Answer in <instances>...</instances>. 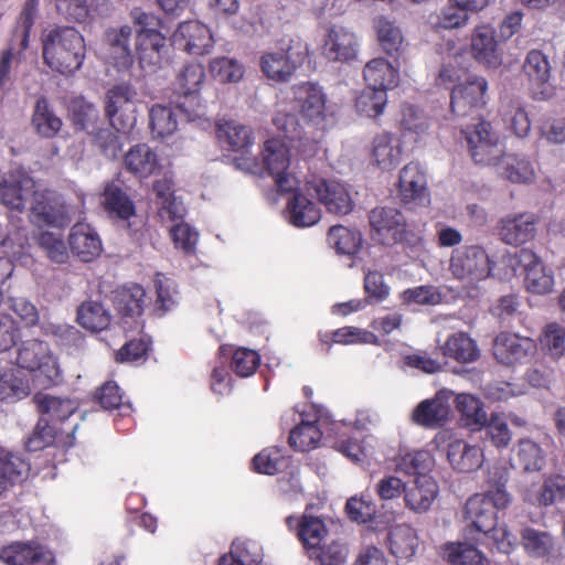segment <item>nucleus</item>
Listing matches in <instances>:
<instances>
[{
    "mask_svg": "<svg viewBox=\"0 0 565 565\" xmlns=\"http://www.w3.org/2000/svg\"><path fill=\"white\" fill-rule=\"evenodd\" d=\"M509 472L502 466H494L488 472L486 493L470 497L463 508L466 536L475 543L509 554L514 536L502 525H497L495 510L508 508L511 495L505 490Z\"/></svg>",
    "mask_w": 565,
    "mask_h": 565,
    "instance_id": "f257e3e1",
    "label": "nucleus"
},
{
    "mask_svg": "<svg viewBox=\"0 0 565 565\" xmlns=\"http://www.w3.org/2000/svg\"><path fill=\"white\" fill-rule=\"evenodd\" d=\"M289 145L282 139L271 138L265 141L262 149V162L255 157H236L237 169L252 174L266 173L271 177L279 192H289L299 185L297 178L289 171Z\"/></svg>",
    "mask_w": 565,
    "mask_h": 565,
    "instance_id": "f03ea898",
    "label": "nucleus"
},
{
    "mask_svg": "<svg viewBox=\"0 0 565 565\" xmlns=\"http://www.w3.org/2000/svg\"><path fill=\"white\" fill-rule=\"evenodd\" d=\"M437 81L444 86L454 84L450 107L457 117L475 118L479 109L487 104L488 83L481 76L446 65L441 68Z\"/></svg>",
    "mask_w": 565,
    "mask_h": 565,
    "instance_id": "7ed1b4c3",
    "label": "nucleus"
},
{
    "mask_svg": "<svg viewBox=\"0 0 565 565\" xmlns=\"http://www.w3.org/2000/svg\"><path fill=\"white\" fill-rule=\"evenodd\" d=\"M86 53L84 36L72 26L51 30L43 39L45 64L61 74H72L81 68Z\"/></svg>",
    "mask_w": 565,
    "mask_h": 565,
    "instance_id": "20e7f679",
    "label": "nucleus"
},
{
    "mask_svg": "<svg viewBox=\"0 0 565 565\" xmlns=\"http://www.w3.org/2000/svg\"><path fill=\"white\" fill-rule=\"evenodd\" d=\"M493 264L483 246L462 245L451 252L448 271L473 297L479 291L480 282L491 276Z\"/></svg>",
    "mask_w": 565,
    "mask_h": 565,
    "instance_id": "39448f33",
    "label": "nucleus"
},
{
    "mask_svg": "<svg viewBox=\"0 0 565 565\" xmlns=\"http://www.w3.org/2000/svg\"><path fill=\"white\" fill-rule=\"evenodd\" d=\"M130 14L138 26L135 35V56L145 72L152 73L161 65L166 47V38L159 31L160 19L138 8Z\"/></svg>",
    "mask_w": 565,
    "mask_h": 565,
    "instance_id": "423d86ee",
    "label": "nucleus"
},
{
    "mask_svg": "<svg viewBox=\"0 0 565 565\" xmlns=\"http://www.w3.org/2000/svg\"><path fill=\"white\" fill-rule=\"evenodd\" d=\"M15 363L20 369L33 373L38 386L49 387L60 381L61 370L57 360L49 344L43 341H22L17 349Z\"/></svg>",
    "mask_w": 565,
    "mask_h": 565,
    "instance_id": "0eeeda50",
    "label": "nucleus"
},
{
    "mask_svg": "<svg viewBox=\"0 0 565 565\" xmlns=\"http://www.w3.org/2000/svg\"><path fill=\"white\" fill-rule=\"evenodd\" d=\"M36 8V0H28L25 2L12 31L8 47L0 56V88L6 87L11 82L13 70L23 60V52L29 45L30 30L35 21Z\"/></svg>",
    "mask_w": 565,
    "mask_h": 565,
    "instance_id": "6e6552de",
    "label": "nucleus"
},
{
    "mask_svg": "<svg viewBox=\"0 0 565 565\" xmlns=\"http://www.w3.org/2000/svg\"><path fill=\"white\" fill-rule=\"evenodd\" d=\"M205 81V70L201 63L185 64L178 73L174 86L183 96V102L178 104V109L190 122L206 121V107L201 103L199 92Z\"/></svg>",
    "mask_w": 565,
    "mask_h": 565,
    "instance_id": "1a4fd4ad",
    "label": "nucleus"
},
{
    "mask_svg": "<svg viewBox=\"0 0 565 565\" xmlns=\"http://www.w3.org/2000/svg\"><path fill=\"white\" fill-rule=\"evenodd\" d=\"M461 132L475 163L492 168L499 166L507 153L505 142L490 122L481 120L472 126L462 127Z\"/></svg>",
    "mask_w": 565,
    "mask_h": 565,
    "instance_id": "9d476101",
    "label": "nucleus"
},
{
    "mask_svg": "<svg viewBox=\"0 0 565 565\" xmlns=\"http://www.w3.org/2000/svg\"><path fill=\"white\" fill-rule=\"evenodd\" d=\"M308 53L307 42L300 38L291 39L286 50L268 51L262 55V72L268 79L286 83L305 62Z\"/></svg>",
    "mask_w": 565,
    "mask_h": 565,
    "instance_id": "9b49d317",
    "label": "nucleus"
},
{
    "mask_svg": "<svg viewBox=\"0 0 565 565\" xmlns=\"http://www.w3.org/2000/svg\"><path fill=\"white\" fill-rule=\"evenodd\" d=\"M431 444L446 454L450 466L459 472H471L481 467L483 451L477 445H470L455 433L443 429L437 433Z\"/></svg>",
    "mask_w": 565,
    "mask_h": 565,
    "instance_id": "f8f14e48",
    "label": "nucleus"
},
{
    "mask_svg": "<svg viewBox=\"0 0 565 565\" xmlns=\"http://www.w3.org/2000/svg\"><path fill=\"white\" fill-rule=\"evenodd\" d=\"M305 189L315 195L330 214L344 216L353 211L354 201L349 185L340 180L312 175L307 179Z\"/></svg>",
    "mask_w": 565,
    "mask_h": 565,
    "instance_id": "ddd939ff",
    "label": "nucleus"
},
{
    "mask_svg": "<svg viewBox=\"0 0 565 565\" xmlns=\"http://www.w3.org/2000/svg\"><path fill=\"white\" fill-rule=\"evenodd\" d=\"M503 263L511 268V274L516 273V267H522L525 273L526 289L533 294L544 295L552 291L554 287L553 273L546 268L540 258L527 248L515 254L503 256Z\"/></svg>",
    "mask_w": 565,
    "mask_h": 565,
    "instance_id": "4468645a",
    "label": "nucleus"
},
{
    "mask_svg": "<svg viewBox=\"0 0 565 565\" xmlns=\"http://www.w3.org/2000/svg\"><path fill=\"white\" fill-rule=\"evenodd\" d=\"M137 90L127 83L114 86L107 93L106 114L111 127L122 134L132 130L137 122Z\"/></svg>",
    "mask_w": 565,
    "mask_h": 565,
    "instance_id": "2eb2a0df",
    "label": "nucleus"
},
{
    "mask_svg": "<svg viewBox=\"0 0 565 565\" xmlns=\"http://www.w3.org/2000/svg\"><path fill=\"white\" fill-rule=\"evenodd\" d=\"M292 108L298 109L302 118L317 128L324 129L330 116L326 106V94L313 83H300L292 87Z\"/></svg>",
    "mask_w": 565,
    "mask_h": 565,
    "instance_id": "dca6fc26",
    "label": "nucleus"
},
{
    "mask_svg": "<svg viewBox=\"0 0 565 565\" xmlns=\"http://www.w3.org/2000/svg\"><path fill=\"white\" fill-rule=\"evenodd\" d=\"M135 39L130 25L108 28L103 35L102 52L105 60L119 71L130 68L135 61L131 40Z\"/></svg>",
    "mask_w": 565,
    "mask_h": 565,
    "instance_id": "f3484780",
    "label": "nucleus"
},
{
    "mask_svg": "<svg viewBox=\"0 0 565 565\" xmlns=\"http://www.w3.org/2000/svg\"><path fill=\"white\" fill-rule=\"evenodd\" d=\"M30 220L39 226L64 227L71 222V215L68 207L55 192L36 190L30 206Z\"/></svg>",
    "mask_w": 565,
    "mask_h": 565,
    "instance_id": "a211bd4d",
    "label": "nucleus"
},
{
    "mask_svg": "<svg viewBox=\"0 0 565 565\" xmlns=\"http://www.w3.org/2000/svg\"><path fill=\"white\" fill-rule=\"evenodd\" d=\"M537 352L535 341L518 333L501 332L493 341V354L498 362L508 366L531 362Z\"/></svg>",
    "mask_w": 565,
    "mask_h": 565,
    "instance_id": "6ab92c4d",
    "label": "nucleus"
},
{
    "mask_svg": "<svg viewBox=\"0 0 565 565\" xmlns=\"http://www.w3.org/2000/svg\"><path fill=\"white\" fill-rule=\"evenodd\" d=\"M359 40L355 33L341 25L327 29L321 54L330 62H350L356 58Z\"/></svg>",
    "mask_w": 565,
    "mask_h": 565,
    "instance_id": "aec40b11",
    "label": "nucleus"
},
{
    "mask_svg": "<svg viewBox=\"0 0 565 565\" xmlns=\"http://www.w3.org/2000/svg\"><path fill=\"white\" fill-rule=\"evenodd\" d=\"M398 194L406 204L418 206L429 204L426 174L418 163L411 162L401 170Z\"/></svg>",
    "mask_w": 565,
    "mask_h": 565,
    "instance_id": "412c9836",
    "label": "nucleus"
},
{
    "mask_svg": "<svg viewBox=\"0 0 565 565\" xmlns=\"http://www.w3.org/2000/svg\"><path fill=\"white\" fill-rule=\"evenodd\" d=\"M0 559L7 565H54V555L36 542H14L0 551Z\"/></svg>",
    "mask_w": 565,
    "mask_h": 565,
    "instance_id": "4be33fe9",
    "label": "nucleus"
},
{
    "mask_svg": "<svg viewBox=\"0 0 565 565\" xmlns=\"http://www.w3.org/2000/svg\"><path fill=\"white\" fill-rule=\"evenodd\" d=\"M34 191V180L23 171H12L0 181V201L13 211L21 212Z\"/></svg>",
    "mask_w": 565,
    "mask_h": 565,
    "instance_id": "5701e85b",
    "label": "nucleus"
},
{
    "mask_svg": "<svg viewBox=\"0 0 565 565\" xmlns=\"http://www.w3.org/2000/svg\"><path fill=\"white\" fill-rule=\"evenodd\" d=\"M452 396L451 391L441 390L433 398L420 402L413 412V420L426 428L445 425L449 419Z\"/></svg>",
    "mask_w": 565,
    "mask_h": 565,
    "instance_id": "b1692460",
    "label": "nucleus"
},
{
    "mask_svg": "<svg viewBox=\"0 0 565 565\" xmlns=\"http://www.w3.org/2000/svg\"><path fill=\"white\" fill-rule=\"evenodd\" d=\"M172 38L175 45L190 54H204L213 46L210 29L198 20L180 23Z\"/></svg>",
    "mask_w": 565,
    "mask_h": 565,
    "instance_id": "393cba45",
    "label": "nucleus"
},
{
    "mask_svg": "<svg viewBox=\"0 0 565 565\" xmlns=\"http://www.w3.org/2000/svg\"><path fill=\"white\" fill-rule=\"evenodd\" d=\"M71 252L83 262H92L102 253V239L96 230L88 223H76L68 235Z\"/></svg>",
    "mask_w": 565,
    "mask_h": 565,
    "instance_id": "a878e982",
    "label": "nucleus"
},
{
    "mask_svg": "<svg viewBox=\"0 0 565 565\" xmlns=\"http://www.w3.org/2000/svg\"><path fill=\"white\" fill-rule=\"evenodd\" d=\"M371 227L384 243L402 239L405 232V218L394 207H375L369 215Z\"/></svg>",
    "mask_w": 565,
    "mask_h": 565,
    "instance_id": "bb28decb",
    "label": "nucleus"
},
{
    "mask_svg": "<svg viewBox=\"0 0 565 565\" xmlns=\"http://www.w3.org/2000/svg\"><path fill=\"white\" fill-rule=\"evenodd\" d=\"M288 193L291 194L287 201L285 217L289 224L303 228L310 227L320 221V209L298 189V185Z\"/></svg>",
    "mask_w": 565,
    "mask_h": 565,
    "instance_id": "cd10ccee",
    "label": "nucleus"
},
{
    "mask_svg": "<svg viewBox=\"0 0 565 565\" xmlns=\"http://www.w3.org/2000/svg\"><path fill=\"white\" fill-rule=\"evenodd\" d=\"M438 492V484L431 476L417 477L411 486H406L405 504L416 513H424L429 510Z\"/></svg>",
    "mask_w": 565,
    "mask_h": 565,
    "instance_id": "c85d7f7f",
    "label": "nucleus"
},
{
    "mask_svg": "<svg viewBox=\"0 0 565 565\" xmlns=\"http://www.w3.org/2000/svg\"><path fill=\"white\" fill-rule=\"evenodd\" d=\"M100 202L110 217L126 221L135 215V204L119 180L105 184Z\"/></svg>",
    "mask_w": 565,
    "mask_h": 565,
    "instance_id": "c756f323",
    "label": "nucleus"
},
{
    "mask_svg": "<svg viewBox=\"0 0 565 565\" xmlns=\"http://www.w3.org/2000/svg\"><path fill=\"white\" fill-rule=\"evenodd\" d=\"M471 50L476 60L488 67L497 68L502 62V54L489 25L476 28L471 39Z\"/></svg>",
    "mask_w": 565,
    "mask_h": 565,
    "instance_id": "7c9ffc66",
    "label": "nucleus"
},
{
    "mask_svg": "<svg viewBox=\"0 0 565 565\" xmlns=\"http://www.w3.org/2000/svg\"><path fill=\"white\" fill-rule=\"evenodd\" d=\"M499 234L509 245H521L535 235V218L531 214H513L501 220Z\"/></svg>",
    "mask_w": 565,
    "mask_h": 565,
    "instance_id": "2f4dec72",
    "label": "nucleus"
},
{
    "mask_svg": "<svg viewBox=\"0 0 565 565\" xmlns=\"http://www.w3.org/2000/svg\"><path fill=\"white\" fill-rule=\"evenodd\" d=\"M402 159L401 140L388 132L374 137L371 148V161L382 170L394 169Z\"/></svg>",
    "mask_w": 565,
    "mask_h": 565,
    "instance_id": "473e14b6",
    "label": "nucleus"
},
{
    "mask_svg": "<svg viewBox=\"0 0 565 565\" xmlns=\"http://www.w3.org/2000/svg\"><path fill=\"white\" fill-rule=\"evenodd\" d=\"M418 545L417 532L411 525L393 526L387 534V546L398 562H408L416 554Z\"/></svg>",
    "mask_w": 565,
    "mask_h": 565,
    "instance_id": "72a5a7b5",
    "label": "nucleus"
},
{
    "mask_svg": "<svg viewBox=\"0 0 565 565\" xmlns=\"http://www.w3.org/2000/svg\"><path fill=\"white\" fill-rule=\"evenodd\" d=\"M286 524L290 530H297V536L302 542L307 554L318 547L327 534L322 520L312 515H303L300 519L289 515L286 519Z\"/></svg>",
    "mask_w": 565,
    "mask_h": 565,
    "instance_id": "f704fd0d",
    "label": "nucleus"
},
{
    "mask_svg": "<svg viewBox=\"0 0 565 565\" xmlns=\"http://www.w3.org/2000/svg\"><path fill=\"white\" fill-rule=\"evenodd\" d=\"M363 77L367 87L383 89L385 93L398 84V71L383 57L367 62L363 70Z\"/></svg>",
    "mask_w": 565,
    "mask_h": 565,
    "instance_id": "c9c22d12",
    "label": "nucleus"
},
{
    "mask_svg": "<svg viewBox=\"0 0 565 565\" xmlns=\"http://www.w3.org/2000/svg\"><path fill=\"white\" fill-rule=\"evenodd\" d=\"M126 169L139 178H148L160 168L158 154L146 143H138L125 154Z\"/></svg>",
    "mask_w": 565,
    "mask_h": 565,
    "instance_id": "e433bc0d",
    "label": "nucleus"
},
{
    "mask_svg": "<svg viewBox=\"0 0 565 565\" xmlns=\"http://www.w3.org/2000/svg\"><path fill=\"white\" fill-rule=\"evenodd\" d=\"M523 70L532 84L535 95L545 98L550 95L547 92V83L551 77V65L545 54L541 51L533 50L526 55Z\"/></svg>",
    "mask_w": 565,
    "mask_h": 565,
    "instance_id": "4c0bfd02",
    "label": "nucleus"
},
{
    "mask_svg": "<svg viewBox=\"0 0 565 565\" xmlns=\"http://www.w3.org/2000/svg\"><path fill=\"white\" fill-rule=\"evenodd\" d=\"M545 454L541 446L532 439L524 438L512 449L511 466L525 472H535L543 469Z\"/></svg>",
    "mask_w": 565,
    "mask_h": 565,
    "instance_id": "58836bf2",
    "label": "nucleus"
},
{
    "mask_svg": "<svg viewBox=\"0 0 565 565\" xmlns=\"http://www.w3.org/2000/svg\"><path fill=\"white\" fill-rule=\"evenodd\" d=\"M30 463L20 455L0 450V497L13 484L28 478Z\"/></svg>",
    "mask_w": 565,
    "mask_h": 565,
    "instance_id": "ea45409f",
    "label": "nucleus"
},
{
    "mask_svg": "<svg viewBox=\"0 0 565 565\" xmlns=\"http://www.w3.org/2000/svg\"><path fill=\"white\" fill-rule=\"evenodd\" d=\"M30 393V382L21 370L0 366V401L14 403Z\"/></svg>",
    "mask_w": 565,
    "mask_h": 565,
    "instance_id": "a19ab883",
    "label": "nucleus"
},
{
    "mask_svg": "<svg viewBox=\"0 0 565 565\" xmlns=\"http://www.w3.org/2000/svg\"><path fill=\"white\" fill-rule=\"evenodd\" d=\"M375 31L381 49L390 56H398L406 49V41L402 29L386 17L375 20Z\"/></svg>",
    "mask_w": 565,
    "mask_h": 565,
    "instance_id": "79ce46f5",
    "label": "nucleus"
},
{
    "mask_svg": "<svg viewBox=\"0 0 565 565\" xmlns=\"http://www.w3.org/2000/svg\"><path fill=\"white\" fill-rule=\"evenodd\" d=\"M499 115L505 128L512 131L516 137L523 138L530 132L531 121L519 99H502Z\"/></svg>",
    "mask_w": 565,
    "mask_h": 565,
    "instance_id": "37998d69",
    "label": "nucleus"
},
{
    "mask_svg": "<svg viewBox=\"0 0 565 565\" xmlns=\"http://www.w3.org/2000/svg\"><path fill=\"white\" fill-rule=\"evenodd\" d=\"M395 471L406 475L414 476L415 478L422 476H429L433 470L435 460L429 451L427 450H415L399 454L394 459Z\"/></svg>",
    "mask_w": 565,
    "mask_h": 565,
    "instance_id": "c03bdc74",
    "label": "nucleus"
},
{
    "mask_svg": "<svg viewBox=\"0 0 565 565\" xmlns=\"http://www.w3.org/2000/svg\"><path fill=\"white\" fill-rule=\"evenodd\" d=\"M495 171L513 183H529L535 177L533 164L525 157L505 153Z\"/></svg>",
    "mask_w": 565,
    "mask_h": 565,
    "instance_id": "a18cd8bd",
    "label": "nucleus"
},
{
    "mask_svg": "<svg viewBox=\"0 0 565 565\" xmlns=\"http://www.w3.org/2000/svg\"><path fill=\"white\" fill-rule=\"evenodd\" d=\"M217 137L232 151L242 152L239 157H248L247 148L252 143L248 127L233 120L220 122L217 125Z\"/></svg>",
    "mask_w": 565,
    "mask_h": 565,
    "instance_id": "49530a36",
    "label": "nucleus"
},
{
    "mask_svg": "<svg viewBox=\"0 0 565 565\" xmlns=\"http://www.w3.org/2000/svg\"><path fill=\"white\" fill-rule=\"evenodd\" d=\"M34 401L42 417L50 420L63 422L77 409V403L71 398L36 394Z\"/></svg>",
    "mask_w": 565,
    "mask_h": 565,
    "instance_id": "de8ad7c7",
    "label": "nucleus"
},
{
    "mask_svg": "<svg viewBox=\"0 0 565 565\" xmlns=\"http://www.w3.org/2000/svg\"><path fill=\"white\" fill-rule=\"evenodd\" d=\"M321 417L310 422L302 420L289 435L290 446L298 451H308L316 448L322 437Z\"/></svg>",
    "mask_w": 565,
    "mask_h": 565,
    "instance_id": "09e8293b",
    "label": "nucleus"
},
{
    "mask_svg": "<svg viewBox=\"0 0 565 565\" xmlns=\"http://www.w3.org/2000/svg\"><path fill=\"white\" fill-rule=\"evenodd\" d=\"M443 354L458 362H473L479 356L476 342L465 332L450 335L441 347Z\"/></svg>",
    "mask_w": 565,
    "mask_h": 565,
    "instance_id": "8fccbe9b",
    "label": "nucleus"
},
{
    "mask_svg": "<svg viewBox=\"0 0 565 565\" xmlns=\"http://www.w3.org/2000/svg\"><path fill=\"white\" fill-rule=\"evenodd\" d=\"M456 407L461 413L463 424L470 430H480L487 424V413L479 398L468 393L456 396Z\"/></svg>",
    "mask_w": 565,
    "mask_h": 565,
    "instance_id": "3c124183",
    "label": "nucleus"
},
{
    "mask_svg": "<svg viewBox=\"0 0 565 565\" xmlns=\"http://www.w3.org/2000/svg\"><path fill=\"white\" fill-rule=\"evenodd\" d=\"M111 320L109 311L98 301H84L77 309V321L86 330L98 332L106 329Z\"/></svg>",
    "mask_w": 565,
    "mask_h": 565,
    "instance_id": "603ef678",
    "label": "nucleus"
},
{
    "mask_svg": "<svg viewBox=\"0 0 565 565\" xmlns=\"http://www.w3.org/2000/svg\"><path fill=\"white\" fill-rule=\"evenodd\" d=\"M32 126L44 138H53L62 128V120L50 107L46 98H39L32 115Z\"/></svg>",
    "mask_w": 565,
    "mask_h": 565,
    "instance_id": "864d4df0",
    "label": "nucleus"
},
{
    "mask_svg": "<svg viewBox=\"0 0 565 565\" xmlns=\"http://www.w3.org/2000/svg\"><path fill=\"white\" fill-rule=\"evenodd\" d=\"M178 109L173 110L166 105H153L149 111V121L151 134L156 138H166L171 136L178 128Z\"/></svg>",
    "mask_w": 565,
    "mask_h": 565,
    "instance_id": "5fc2aeb1",
    "label": "nucleus"
},
{
    "mask_svg": "<svg viewBox=\"0 0 565 565\" xmlns=\"http://www.w3.org/2000/svg\"><path fill=\"white\" fill-rule=\"evenodd\" d=\"M328 243L338 254L354 255L362 246V235L355 228L334 225L328 232Z\"/></svg>",
    "mask_w": 565,
    "mask_h": 565,
    "instance_id": "6e6d98bb",
    "label": "nucleus"
},
{
    "mask_svg": "<svg viewBox=\"0 0 565 565\" xmlns=\"http://www.w3.org/2000/svg\"><path fill=\"white\" fill-rule=\"evenodd\" d=\"M565 498V477L556 475L546 478L536 494L525 493L524 500L534 505L548 507Z\"/></svg>",
    "mask_w": 565,
    "mask_h": 565,
    "instance_id": "4d7b16f0",
    "label": "nucleus"
},
{
    "mask_svg": "<svg viewBox=\"0 0 565 565\" xmlns=\"http://www.w3.org/2000/svg\"><path fill=\"white\" fill-rule=\"evenodd\" d=\"M145 297L146 292L141 286L128 285L117 292L115 305L124 317H139L143 311Z\"/></svg>",
    "mask_w": 565,
    "mask_h": 565,
    "instance_id": "13d9d810",
    "label": "nucleus"
},
{
    "mask_svg": "<svg viewBox=\"0 0 565 565\" xmlns=\"http://www.w3.org/2000/svg\"><path fill=\"white\" fill-rule=\"evenodd\" d=\"M71 114L74 125L87 134H95L97 126L100 124L99 111L94 104L82 97L72 100Z\"/></svg>",
    "mask_w": 565,
    "mask_h": 565,
    "instance_id": "bf43d9fd",
    "label": "nucleus"
},
{
    "mask_svg": "<svg viewBox=\"0 0 565 565\" xmlns=\"http://www.w3.org/2000/svg\"><path fill=\"white\" fill-rule=\"evenodd\" d=\"M220 355L221 358L232 356L231 367L241 377L250 376L260 361L256 351L246 348H239L232 352L230 348L221 347Z\"/></svg>",
    "mask_w": 565,
    "mask_h": 565,
    "instance_id": "052dcab7",
    "label": "nucleus"
},
{
    "mask_svg": "<svg viewBox=\"0 0 565 565\" xmlns=\"http://www.w3.org/2000/svg\"><path fill=\"white\" fill-rule=\"evenodd\" d=\"M444 557L452 565H488V559L471 544L448 543Z\"/></svg>",
    "mask_w": 565,
    "mask_h": 565,
    "instance_id": "680f3d73",
    "label": "nucleus"
},
{
    "mask_svg": "<svg viewBox=\"0 0 565 565\" xmlns=\"http://www.w3.org/2000/svg\"><path fill=\"white\" fill-rule=\"evenodd\" d=\"M387 103V94L383 89L365 87L356 97V111L367 118H376L383 114Z\"/></svg>",
    "mask_w": 565,
    "mask_h": 565,
    "instance_id": "e2e57ef3",
    "label": "nucleus"
},
{
    "mask_svg": "<svg viewBox=\"0 0 565 565\" xmlns=\"http://www.w3.org/2000/svg\"><path fill=\"white\" fill-rule=\"evenodd\" d=\"M209 68L212 77L221 83H237L245 73L244 65L239 61L227 56L211 60Z\"/></svg>",
    "mask_w": 565,
    "mask_h": 565,
    "instance_id": "0e129e2a",
    "label": "nucleus"
},
{
    "mask_svg": "<svg viewBox=\"0 0 565 565\" xmlns=\"http://www.w3.org/2000/svg\"><path fill=\"white\" fill-rule=\"evenodd\" d=\"M263 556V548L256 541L237 539L228 558L233 565H259Z\"/></svg>",
    "mask_w": 565,
    "mask_h": 565,
    "instance_id": "69168bd1",
    "label": "nucleus"
},
{
    "mask_svg": "<svg viewBox=\"0 0 565 565\" xmlns=\"http://www.w3.org/2000/svg\"><path fill=\"white\" fill-rule=\"evenodd\" d=\"M38 244L50 260L56 264L67 262L68 249L61 233L41 232L38 236Z\"/></svg>",
    "mask_w": 565,
    "mask_h": 565,
    "instance_id": "338daca9",
    "label": "nucleus"
},
{
    "mask_svg": "<svg viewBox=\"0 0 565 565\" xmlns=\"http://www.w3.org/2000/svg\"><path fill=\"white\" fill-rule=\"evenodd\" d=\"M521 536L523 547L532 556L543 557L553 550L554 541L548 532L525 527Z\"/></svg>",
    "mask_w": 565,
    "mask_h": 565,
    "instance_id": "774afa93",
    "label": "nucleus"
}]
</instances>
